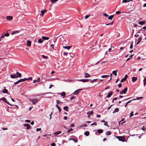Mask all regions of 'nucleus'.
I'll list each match as a JSON object with an SVG mask.
<instances>
[{
    "instance_id": "35",
    "label": "nucleus",
    "mask_w": 146,
    "mask_h": 146,
    "mask_svg": "<svg viewBox=\"0 0 146 146\" xmlns=\"http://www.w3.org/2000/svg\"><path fill=\"white\" fill-rule=\"evenodd\" d=\"M109 76L108 75H103L101 77L102 78H105Z\"/></svg>"
},
{
    "instance_id": "9",
    "label": "nucleus",
    "mask_w": 146,
    "mask_h": 146,
    "mask_svg": "<svg viewBox=\"0 0 146 146\" xmlns=\"http://www.w3.org/2000/svg\"><path fill=\"white\" fill-rule=\"evenodd\" d=\"M137 80V77H133L132 78V81L133 82H135Z\"/></svg>"
},
{
    "instance_id": "59",
    "label": "nucleus",
    "mask_w": 146,
    "mask_h": 146,
    "mask_svg": "<svg viewBox=\"0 0 146 146\" xmlns=\"http://www.w3.org/2000/svg\"><path fill=\"white\" fill-rule=\"evenodd\" d=\"M52 113L51 112L49 115L50 117V119H51L52 118Z\"/></svg>"
},
{
    "instance_id": "21",
    "label": "nucleus",
    "mask_w": 146,
    "mask_h": 146,
    "mask_svg": "<svg viewBox=\"0 0 146 146\" xmlns=\"http://www.w3.org/2000/svg\"><path fill=\"white\" fill-rule=\"evenodd\" d=\"M89 132L88 131H85L84 133V135L87 136L89 135Z\"/></svg>"
},
{
    "instance_id": "18",
    "label": "nucleus",
    "mask_w": 146,
    "mask_h": 146,
    "mask_svg": "<svg viewBox=\"0 0 146 146\" xmlns=\"http://www.w3.org/2000/svg\"><path fill=\"white\" fill-rule=\"evenodd\" d=\"M145 23V22L143 21H139L138 22L139 24L141 25H144Z\"/></svg>"
},
{
    "instance_id": "36",
    "label": "nucleus",
    "mask_w": 146,
    "mask_h": 146,
    "mask_svg": "<svg viewBox=\"0 0 146 146\" xmlns=\"http://www.w3.org/2000/svg\"><path fill=\"white\" fill-rule=\"evenodd\" d=\"M41 56L44 59H47L48 58V57L47 56H45L44 55H42Z\"/></svg>"
},
{
    "instance_id": "32",
    "label": "nucleus",
    "mask_w": 146,
    "mask_h": 146,
    "mask_svg": "<svg viewBox=\"0 0 146 146\" xmlns=\"http://www.w3.org/2000/svg\"><path fill=\"white\" fill-rule=\"evenodd\" d=\"M8 92V90L7 89H5L3 90V93H7Z\"/></svg>"
},
{
    "instance_id": "51",
    "label": "nucleus",
    "mask_w": 146,
    "mask_h": 146,
    "mask_svg": "<svg viewBox=\"0 0 146 146\" xmlns=\"http://www.w3.org/2000/svg\"><path fill=\"white\" fill-rule=\"evenodd\" d=\"M133 42H132L130 46V49H132L133 48Z\"/></svg>"
},
{
    "instance_id": "8",
    "label": "nucleus",
    "mask_w": 146,
    "mask_h": 146,
    "mask_svg": "<svg viewBox=\"0 0 146 146\" xmlns=\"http://www.w3.org/2000/svg\"><path fill=\"white\" fill-rule=\"evenodd\" d=\"M113 94V92L111 91L106 96V97L109 98Z\"/></svg>"
},
{
    "instance_id": "13",
    "label": "nucleus",
    "mask_w": 146,
    "mask_h": 146,
    "mask_svg": "<svg viewBox=\"0 0 146 146\" xmlns=\"http://www.w3.org/2000/svg\"><path fill=\"white\" fill-rule=\"evenodd\" d=\"M69 108L68 106H65L63 107V109L66 111H68Z\"/></svg>"
},
{
    "instance_id": "53",
    "label": "nucleus",
    "mask_w": 146,
    "mask_h": 146,
    "mask_svg": "<svg viewBox=\"0 0 146 146\" xmlns=\"http://www.w3.org/2000/svg\"><path fill=\"white\" fill-rule=\"evenodd\" d=\"M19 82H19V80H18V81H17V82H15V83H14V84H15V85H16V84H17L18 83H19Z\"/></svg>"
},
{
    "instance_id": "48",
    "label": "nucleus",
    "mask_w": 146,
    "mask_h": 146,
    "mask_svg": "<svg viewBox=\"0 0 146 146\" xmlns=\"http://www.w3.org/2000/svg\"><path fill=\"white\" fill-rule=\"evenodd\" d=\"M44 13L43 12V11H41V14L40 15H42V16L44 15Z\"/></svg>"
},
{
    "instance_id": "49",
    "label": "nucleus",
    "mask_w": 146,
    "mask_h": 146,
    "mask_svg": "<svg viewBox=\"0 0 146 146\" xmlns=\"http://www.w3.org/2000/svg\"><path fill=\"white\" fill-rule=\"evenodd\" d=\"M121 13V11H118L116 12V14H119Z\"/></svg>"
},
{
    "instance_id": "58",
    "label": "nucleus",
    "mask_w": 146,
    "mask_h": 146,
    "mask_svg": "<svg viewBox=\"0 0 146 146\" xmlns=\"http://www.w3.org/2000/svg\"><path fill=\"white\" fill-rule=\"evenodd\" d=\"M25 122L30 123V120H26L25 121Z\"/></svg>"
},
{
    "instance_id": "28",
    "label": "nucleus",
    "mask_w": 146,
    "mask_h": 146,
    "mask_svg": "<svg viewBox=\"0 0 146 146\" xmlns=\"http://www.w3.org/2000/svg\"><path fill=\"white\" fill-rule=\"evenodd\" d=\"M103 130L101 129H98L97 130L98 132L99 133H101L103 132Z\"/></svg>"
},
{
    "instance_id": "6",
    "label": "nucleus",
    "mask_w": 146,
    "mask_h": 146,
    "mask_svg": "<svg viewBox=\"0 0 146 146\" xmlns=\"http://www.w3.org/2000/svg\"><path fill=\"white\" fill-rule=\"evenodd\" d=\"M23 125L25 126H26L27 129L28 130L30 128L31 126L29 124H24Z\"/></svg>"
},
{
    "instance_id": "29",
    "label": "nucleus",
    "mask_w": 146,
    "mask_h": 146,
    "mask_svg": "<svg viewBox=\"0 0 146 146\" xmlns=\"http://www.w3.org/2000/svg\"><path fill=\"white\" fill-rule=\"evenodd\" d=\"M70 140H73V141H74L75 143H76L78 142V141L77 139H72V138L69 139H68V140L69 141Z\"/></svg>"
},
{
    "instance_id": "33",
    "label": "nucleus",
    "mask_w": 146,
    "mask_h": 146,
    "mask_svg": "<svg viewBox=\"0 0 146 146\" xmlns=\"http://www.w3.org/2000/svg\"><path fill=\"white\" fill-rule=\"evenodd\" d=\"M43 41L41 39H38V42L39 43H42Z\"/></svg>"
},
{
    "instance_id": "24",
    "label": "nucleus",
    "mask_w": 146,
    "mask_h": 146,
    "mask_svg": "<svg viewBox=\"0 0 146 146\" xmlns=\"http://www.w3.org/2000/svg\"><path fill=\"white\" fill-rule=\"evenodd\" d=\"M111 132L110 131H108L106 133V135H110L111 134Z\"/></svg>"
},
{
    "instance_id": "30",
    "label": "nucleus",
    "mask_w": 146,
    "mask_h": 146,
    "mask_svg": "<svg viewBox=\"0 0 146 146\" xmlns=\"http://www.w3.org/2000/svg\"><path fill=\"white\" fill-rule=\"evenodd\" d=\"M141 39H142V38L139 37L138 39V41L137 42V43L136 44H138L140 42V41L141 40Z\"/></svg>"
},
{
    "instance_id": "12",
    "label": "nucleus",
    "mask_w": 146,
    "mask_h": 146,
    "mask_svg": "<svg viewBox=\"0 0 146 146\" xmlns=\"http://www.w3.org/2000/svg\"><path fill=\"white\" fill-rule=\"evenodd\" d=\"M38 102V100L37 99H35L33 100L32 102L33 104H35L37 103Z\"/></svg>"
},
{
    "instance_id": "60",
    "label": "nucleus",
    "mask_w": 146,
    "mask_h": 146,
    "mask_svg": "<svg viewBox=\"0 0 146 146\" xmlns=\"http://www.w3.org/2000/svg\"><path fill=\"white\" fill-rule=\"evenodd\" d=\"M50 47H52V48H53V50L54 49V44H51V45H50Z\"/></svg>"
},
{
    "instance_id": "19",
    "label": "nucleus",
    "mask_w": 146,
    "mask_h": 146,
    "mask_svg": "<svg viewBox=\"0 0 146 146\" xmlns=\"http://www.w3.org/2000/svg\"><path fill=\"white\" fill-rule=\"evenodd\" d=\"M119 110L118 108H115L114 110L113 111V113H114L115 112H118Z\"/></svg>"
},
{
    "instance_id": "5",
    "label": "nucleus",
    "mask_w": 146,
    "mask_h": 146,
    "mask_svg": "<svg viewBox=\"0 0 146 146\" xmlns=\"http://www.w3.org/2000/svg\"><path fill=\"white\" fill-rule=\"evenodd\" d=\"M6 17V19L8 21H11L13 19V17L12 16H7Z\"/></svg>"
},
{
    "instance_id": "55",
    "label": "nucleus",
    "mask_w": 146,
    "mask_h": 146,
    "mask_svg": "<svg viewBox=\"0 0 146 146\" xmlns=\"http://www.w3.org/2000/svg\"><path fill=\"white\" fill-rule=\"evenodd\" d=\"M90 15H86L85 16V19H87L90 16Z\"/></svg>"
},
{
    "instance_id": "39",
    "label": "nucleus",
    "mask_w": 146,
    "mask_h": 146,
    "mask_svg": "<svg viewBox=\"0 0 146 146\" xmlns=\"http://www.w3.org/2000/svg\"><path fill=\"white\" fill-rule=\"evenodd\" d=\"M126 80H125V79L124 78H123L121 80L120 82H124V81H125Z\"/></svg>"
},
{
    "instance_id": "46",
    "label": "nucleus",
    "mask_w": 146,
    "mask_h": 146,
    "mask_svg": "<svg viewBox=\"0 0 146 146\" xmlns=\"http://www.w3.org/2000/svg\"><path fill=\"white\" fill-rule=\"evenodd\" d=\"M56 144L54 143H52L51 144V146H55Z\"/></svg>"
},
{
    "instance_id": "43",
    "label": "nucleus",
    "mask_w": 146,
    "mask_h": 146,
    "mask_svg": "<svg viewBox=\"0 0 146 146\" xmlns=\"http://www.w3.org/2000/svg\"><path fill=\"white\" fill-rule=\"evenodd\" d=\"M97 79H94V80H92L90 82L91 83H93V82H96V81Z\"/></svg>"
},
{
    "instance_id": "64",
    "label": "nucleus",
    "mask_w": 146,
    "mask_h": 146,
    "mask_svg": "<svg viewBox=\"0 0 146 146\" xmlns=\"http://www.w3.org/2000/svg\"><path fill=\"white\" fill-rule=\"evenodd\" d=\"M74 98H74V96H72V97H71V98H70V100H72L74 99Z\"/></svg>"
},
{
    "instance_id": "27",
    "label": "nucleus",
    "mask_w": 146,
    "mask_h": 146,
    "mask_svg": "<svg viewBox=\"0 0 146 146\" xmlns=\"http://www.w3.org/2000/svg\"><path fill=\"white\" fill-rule=\"evenodd\" d=\"M61 133V131H58L57 132H55L54 133V134L55 135H58V134H59L60 133Z\"/></svg>"
},
{
    "instance_id": "17",
    "label": "nucleus",
    "mask_w": 146,
    "mask_h": 146,
    "mask_svg": "<svg viewBox=\"0 0 146 146\" xmlns=\"http://www.w3.org/2000/svg\"><path fill=\"white\" fill-rule=\"evenodd\" d=\"M56 103L57 104H59L60 105H61L63 103L62 102H61L60 101L58 100H56Z\"/></svg>"
},
{
    "instance_id": "23",
    "label": "nucleus",
    "mask_w": 146,
    "mask_h": 146,
    "mask_svg": "<svg viewBox=\"0 0 146 146\" xmlns=\"http://www.w3.org/2000/svg\"><path fill=\"white\" fill-rule=\"evenodd\" d=\"M66 94V93L64 92H63L61 93L60 94L62 96L64 97L65 96Z\"/></svg>"
},
{
    "instance_id": "45",
    "label": "nucleus",
    "mask_w": 146,
    "mask_h": 146,
    "mask_svg": "<svg viewBox=\"0 0 146 146\" xmlns=\"http://www.w3.org/2000/svg\"><path fill=\"white\" fill-rule=\"evenodd\" d=\"M128 0H123L122 1V3H125L128 2Z\"/></svg>"
},
{
    "instance_id": "57",
    "label": "nucleus",
    "mask_w": 146,
    "mask_h": 146,
    "mask_svg": "<svg viewBox=\"0 0 146 146\" xmlns=\"http://www.w3.org/2000/svg\"><path fill=\"white\" fill-rule=\"evenodd\" d=\"M118 86L119 88L121 87L122 86V84L121 83H120L118 85Z\"/></svg>"
},
{
    "instance_id": "26",
    "label": "nucleus",
    "mask_w": 146,
    "mask_h": 146,
    "mask_svg": "<svg viewBox=\"0 0 146 146\" xmlns=\"http://www.w3.org/2000/svg\"><path fill=\"white\" fill-rule=\"evenodd\" d=\"M26 80V79L24 78V79H21L19 80V81L20 82H23L25 81Z\"/></svg>"
},
{
    "instance_id": "7",
    "label": "nucleus",
    "mask_w": 146,
    "mask_h": 146,
    "mask_svg": "<svg viewBox=\"0 0 146 146\" xmlns=\"http://www.w3.org/2000/svg\"><path fill=\"white\" fill-rule=\"evenodd\" d=\"M78 81H80L81 82H88L89 81V79H80L78 80Z\"/></svg>"
},
{
    "instance_id": "20",
    "label": "nucleus",
    "mask_w": 146,
    "mask_h": 146,
    "mask_svg": "<svg viewBox=\"0 0 146 146\" xmlns=\"http://www.w3.org/2000/svg\"><path fill=\"white\" fill-rule=\"evenodd\" d=\"M71 47V46H63V47L65 49H67L68 50H69L70 49Z\"/></svg>"
},
{
    "instance_id": "37",
    "label": "nucleus",
    "mask_w": 146,
    "mask_h": 146,
    "mask_svg": "<svg viewBox=\"0 0 146 146\" xmlns=\"http://www.w3.org/2000/svg\"><path fill=\"white\" fill-rule=\"evenodd\" d=\"M58 0H51L50 1L52 3H54L57 1Z\"/></svg>"
},
{
    "instance_id": "22",
    "label": "nucleus",
    "mask_w": 146,
    "mask_h": 146,
    "mask_svg": "<svg viewBox=\"0 0 146 146\" xmlns=\"http://www.w3.org/2000/svg\"><path fill=\"white\" fill-rule=\"evenodd\" d=\"M117 70H114L112 72V74L115 75V76H117Z\"/></svg>"
},
{
    "instance_id": "31",
    "label": "nucleus",
    "mask_w": 146,
    "mask_h": 146,
    "mask_svg": "<svg viewBox=\"0 0 146 146\" xmlns=\"http://www.w3.org/2000/svg\"><path fill=\"white\" fill-rule=\"evenodd\" d=\"M113 17V15H111L110 16L108 17V19L109 20L112 19Z\"/></svg>"
},
{
    "instance_id": "52",
    "label": "nucleus",
    "mask_w": 146,
    "mask_h": 146,
    "mask_svg": "<svg viewBox=\"0 0 146 146\" xmlns=\"http://www.w3.org/2000/svg\"><path fill=\"white\" fill-rule=\"evenodd\" d=\"M141 129L143 131H145L146 130V128H144V126H143V127L141 128Z\"/></svg>"
},
{
    "instance_id": "2",
    "label": "nucleus",
    "mask_w": 146,
    "mask_h": 146,
    "mask_svg": "<svg viewBox=\"0 0 146 146\" xmlns=\"http://www.w3.org/2000/svg\"><path fill=\"white\" fill-rule=\"evenodd\" d=\"M118 139V140L122 142H124L125 141V137L124 136H115Z\"/></svg>"
},
{
    "instance_id": "16",
    "label": "nucleus",
    "mask_w": 146,
    "mask_h": 146,
    "mask_svg": "<svg viewBox=\"0 0 146 146\" xmlns=\"http://www.w3.org/2000/svg\"><path fill=\"white\" fill-rule=\"evenodd\" d=\"M31 41L29 40H27V45L28 46H31Z\"/></svg>"
},
{
    "instance_id": "50",
    "label": "nucleus",
    "mask_w": 146,
    "mask_h": 146,
    "mask_svg": "<svg viewBox=\"0 0 146 146\" xmlns=\"http://www.w3.org/2000/svg\"><path fill=\"white\" fill-rule=\"evenodd\" d=\"M32 79V77H30L29 78H26V80H31Z\"/></svg>"
},
{
    "instance_id": "10",
    "label": "nucleus",
    "mask_w": 146,
    "mask_h": 146,
    "mask_svg": "<svg viewBox=\"0 0 146 146\" xmlns=\"http://www.w3.org/2000/svg\"><path fill=\"white\" fill-rule=\"evenodd\" d=\"M20 32V31H15L12 32L11 34L12 35H13L14 34H16L17 33H19Z\"/></svg>"
},
{
    "instance_id": "62",
    "label": "nucleus",
    "mask_w": 146,
    "mask_h": 146,
    "mask_svg": "<svg viewBox=\"0 0 146 146\" xmlns=\"http://www.w3.org/2000/svg\"><path fill=\"white\" fill-rule=\"evenodd\" d=\"M41 130V129L40 128H36V130L37 131H40Z\"/></svg>"
},
{
    "instance_id": "40",
    "label": "nucleus",
    "mask_w": 146,
    "mask_h": 146,
    "mask_svg": "<svg viewBox=\"0 0 146 146\" xmlns=\"http://www.w3.org/2000/svg\"><path fill=\"white\" fill-rule=\"evenodd\" d=\"M133 111H132L131 113H130V117H131L133 116L134 115L133 114Z\"/></svg>"
},
{
    "instance_id": "34",
    "label": "nucleus",
    "mask_w": 146,
    "mask_h": 146,
    "mask_svg": "<svg viewBox=\"0 0 146 146\" xmlns=\"http://www.w3.org/2000/svg\"><path fill=\"white\" fill-rule=\"evenodd\" d=\"M143 81L144 82V86H145L146 84V78H144Z\"/></svg>"
},
{
    "instance_id": "42",
    "label": "nucleus",
    "mask_w": 146,
    "mask_h": 146,
    "mask_svg": "<svg viewBox=\"0 0 146 146\" xmlns=\"http://www.w3.org/2000/svg\"><path fill=\"white\" fill-rule=\"evenodd\" d=\"M73 129L72 128H70L69 130H68L67 132V133H69L71 131H73Z\"/></svg>"
},
{
    "instance_id": "4",
    "label": "nucleus",
    "mask_w": 146,
    "mask_h": 146,
    "mask_svg": "<svg viewBox=\"0 0 146 146\" xmlns=\"http://www.w3.org/2000/svg\"><path fill=\"white\" fill-rule=\"evenodd\" d=\"M82 90V89H79L76 90L74 93V95H77L79 94L80 91Z\"/></svg>"
},
{
    "instance_id": "47",
    "label": "nucleus",
    "mask_w": 146,
    "mask_h": 146,
    "mask_svg": "<svg viewBox=\"0 0 146 146\" xmlns=\"http://www.w3.org/2000/svg\"><path fill=\"white\" fill-rule=\"evenodd\" d=\"M5 37V36L4 35H2V36L0 37V41L1 40V39L2 38H4Z\"/></svg>"
},
{
    "instance_id": "3",
    "label": "nucleus",
    "mask_w": 146,
    "mask_h": 146,
    "mask_svg": "<svg viewBox=\"0 0 146 146\" xmlns=\"http://www.w3.org/2000/svg\"><path fill=\"white\" fill-rule=\"evenodd\" d=\"M0 101H3V102H5V103H7V104H9V105H10L11 106H12V104H10V103H9L6 100V98H5L3 97V98H1L0 99Z\"/></svg>"
},
{
    "instance_id": "15",
    "label": "nucleus",
    "mask_w": 146,
    "mask_h": 146,
    "mask_svg": "<svg viewBox=\"0 0 146 146\" xmlns=\"http://www.w3.org/2000/svg\"><path fill=\"white\" fill-rule=\"evenodd\" d=\"M42 38L44 40H48L49 39V37H45L44 36H42Z\"/></svg>"
},
{
    "instance_id": "25",
    "label": "nucleus",
    "mask_w": 146,
    "mask_h": 146,
    "mask_svg": "<svg viewBox=\"0 0 146 146\" xmlns=\"http://www.w3.org/2000/svg\"><path fill=\"white\" fill-rule=\"evenodd\" d=\"M93 113V111H89L87 112V114L88 115H92Z\"/></svg>"
},
{
    "instance_id": "54",
    "label": "nucleus",
    "mask_w": 146,
    "mask_h": 146,
    "mask_svg": "<svg viewBox=\"0 0 146 146\" xmlns=\"http://www.w3.org/2000/svg\"><path fill=\"white\" fill-rule=\"evenodd\" d=\"M135 100V99H133L132 100H130V101H129L127 103V104H128L130 103L132 101V100Z\"/></svg>"
},
{
    "instance_id": "44",
    "label": "nucleus",
    "mask_w": 146,
    "mask_h": 146,
    "mask_svg": "<svg viewBox=\"0 0 146 146\" xmlns=\"http://www.w3.org/2000/svg\"><path fill=\"white\" fill-rule=\"evenodd\" d=\"M70 56L72 58H73V57H74V55L73 54H71L70 53Z\"/></svg>"
},
{
    "instance_id": "1",
    "label": "nucleus",
    "mask_w": 146,
    "mask_h": 146,
    "mask_svg": "<svg viewBox=\"0 0 146 146\" xmlns=\"http://www.w3.org/2000/svg\"><path fill=\"white\" fill-rule=\"evenodd\" d=\"M22 74L18 72H17L16 74H11L10 75V77L12 78H21Z\"/></svg>"
},
{
    "instance_id": "56",
    "label": "nucleus",
    "mask_w": 146,
    "mask_h": 146,
    "mask_svg": "<svg viewBox=\"0 0 146 146\" xmlns=\"http://www.w3.org/2000/svg\"><path fill=\"white\" fill-rule=\"evenodd\" d=\"M107 123V122H106V123H104V125H106L107 126H108V125L106 123Z\"/></svg>"
},
{
    "instance_id": "38",
    "label": "nucleus",
    "mask_w": 146,
    "mask_h": 146,
    "mask_svg": "<svg viewBox=\"0 0 146 146\" xmlns=\"http://www.w3.org/2000/svg\"><path fill=\"white\" fill-rule=\"evenodd\" d=\"M113 21L111 23H109L106 24V25L108 26V25H112L113 24Z\"/></svg>"
},
{
    "instance_id": "14",
    "label": "nucleus",
    "mask_w": 146,
    "mask_h": 146,
    "mask_svg": "<svg viewBox=\"0 0 146 146\" xmlns=\"http://www.w3.org/2000/svg\"><path fill=\"white\" fill-rule=\"evenodd\" d=\"M127 90V87L125 88L123 90H122V92L123 94H125L126 93V92Z\"/></svg>"
},
{
    "instance_id": "41",
    "label": "nucleus",
    "mask_w": 146,
    "mask_h": 146,
    "mask_svg": "<svg viewBox=\"0 0 146 146\" xmlns=\"http://www.w3.org/2000/svg\"><path fill=\"white\" fill-rule=\"evenodd\" d=\"M9 34L8 33H5L4 34V36H9Z\"/></svg>"
},
{
    "instance_id": "11",
    "label": "nucleus",
    "mask_w": 146,
    "mask_h": 146,
    "mask_svg": "<svg viewBox=\"0 0 146 146\" xmlns=\"http://www.w3.org/2000/svg\"><path fill=\"white\" fill-rule=\"evenodd\" d=\"M84 74H85L84 77L85 78L90 77V75L88 73H85Z\"/></svg>"
},
{
    "instance_id": "63",
    "label": "nucleus",
    "mask_w": 146,
    "mask_h": 146,
    "mask_svg": "<svg viewBox=\"0 0 146 146\" xmlns=\"http://www.w3.org/2000/svg\"><path fill=\"white\" fill-rule=\"evenodd\" d=\"M143 98V97H140L137 98V99L138 100H139L142 99Z\"/></svg>"
},
{
    "instance_id": "61",
    "label": "nucleus",
    "mask_w": 146,
    "mask_h": 146,
    "mask_svg": "<svg viewBox=\"0 0 146 146\" xmlns=\"http://www.w3.org/2000/svg\"><path fill=\"white\" fill-rule=\"evenodd\" d=\"M97 125V123H96V122H94V123H93L91 125V126L93 125Z\"/></svg>"
}]
</instances>
